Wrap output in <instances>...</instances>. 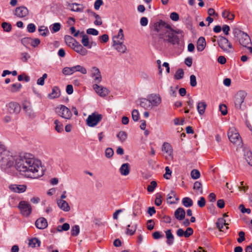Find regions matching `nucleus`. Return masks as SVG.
I'll use <instances>...</instances> for the list:
<instances>
[{
    "label": "nucleus",
    "instance_id": "423d86ee",
    "mask_svg": "<svg viewBox=\"0 0 252 252\" xmlns=\"http://www.w3.org/2000/svg\"><path fill=\"white\" fill-rule=\"evenodd\" d=\"M102 117L101 114L93 113L91 115H89L87 119V124L90 127H94L101 121Z\"/></svg>",
    "mask_w": 252,
    "mask_h": 252
},
{
    "label": "nucleus",
    "instance_id": "49530a36",
    "mask_svg": "<svg viewBox=\"0 0 252 252\" xmlns=\"http://www.w3.org/2000/svg\"><path fill=\"white\" fill-rule=\"evenodd\" d=\"M54 124L56 125L55 129L58 132L61 133L63 131V125L59 120H55Z\"/></svg>",
    "mask_w": 252,
    "mask_h": 252
},
{
    "label": "nucleus",
    "instance_id": "0e129e2a",
    "mask_svg": "<svg viewBox=\"0 0 252 252\" xmlns=\"http://www.w3.org/2000/svg\"><path fill=\"white\" fill-rule=\"evenodd\" d=\"M36 27L34 24L30 23L27 26V31L29 32L33 33L35 31Z\"/></svg>",
    "mask_w": 252,
    "mask_h": 252
},
{
    "label": "nucleus",
    "instance_id": "6ab92c4d",
    "mask_svg": "<svg viewBox=\"0 0 252 252\" xmlns=\"http://www.w3.org/2000/svg\"><path fill=\"white\" fill-rule=\"evenodd\" d=\"M73 49L77 53L82 56H85L88 54L87 50L84 48L79 42H76V44L73 47Z\"/></svg>",
    "mask_w": 252,
    "mask_h": 252
},
{
    "label": "nucleus",
    "instance_id": "ddd939ff",
    "mask_svg": "<svg viewBox=\"0 0 252 252\" xmlns=\"http://www.w3.org/2000/svg\"><path fill=\"white\" fill-rule=\"evenodd\" d=\"M28 9L24 6L16 7L15 11V15L19 18H23L29 14Z\"/></svg>",
    "mask_w": 252,
    "mask_h": 252
},
{
    "label": "nucleus",
    "instance_id": "4be33fe9",
    "mask_svg": "<svg viewBox=\"0 0 252 252\" xmlns=\"http://www.w3.org/2000/svg\"><path fill=\"white\" fill-rule=\"evenodd\" d=\"M179 200V198L176 196L175 192L173 190H171L170 192L168 194L167 197V203L172 204H175Z\"/></svg>",
    "mask_w": 252,
    "mask_h": 252
},
{
    "label": "nucleus",
    "instance_id": "412c9836",
    "mask_svg": "<svg viewBox=\"0 0 252 252\" xmlns=\"http://www.w3.org/2000/svg\"><path fill=\"white\" fill-rule=\"evenodd\" d=\"M162 151L167 153L170 158L173 159V149L170 144L164 142L162 145Z\"/></svg>",
    "mask_w": 252,
    "mask_h": 252
},
{
    "label": "nucleus",
    "instance_id": "f8f14e48",
    "mask_svg": "<svg viewBox=\"0 0 252 252\" xmlns=\"http://www.w3.org/2000/svg\"><path fill=\"white\" fill-rule=\"evenodd\" d=\"M91 76L94 77V81L95 83H99L102 81V77L99 69L96 67H93L91 69Z\"/></svg>",
    "mask_w": 252,
    "mask_h": 252
},
{
    "label": "nucleus",
    "instance_id": "f704fd0d",
    "mask_svg": "<svg viewBox=\"0 0 252 252\" xmlns=\"http://www.w3.org/2000/svg\"><path fill=\"white\" fill-rule=\"evenodd\" d=\"M80 5V4L77 3H73L71 4H69L68 6L69 7H70V10L72 11L75 12H81L83 11L84 7H79L75 6H77Z\"/></svg>",
    "mask_w": 252,
    "mask_h": 252
},
{
    "label": "nucleus",
    "instance_id": "338daca9",
    "mask_svg": "<svg viewBox=\"0 0 252 252\" xmlns=\"http://www.w3.org/2000/svg\"><path fill=\"white\" fill-rule=\"evenodd\" d=\"M161 194L158 193L156 196V198L155 199V204L158 206H159L161 203H162V200H161Z\"/></svg>",
    "mask_w": 252,
    "mask_h": 252
},
{
    "label": "nucleus",
    "instance_id": "5fc2aeb1",
    "mask_svg": "<svg viewBox=\"0 0 252 252\" xmlns=\"http://www.w3.org/2000/svg\"><path fill=\"white\" fill-rule=\"evenodd\" d=\"M244 33L238 28H235L233 31V34L235 37L239 38Z\"/></svg>",
    "mask_w": 252,
    "mask_h": 252
},
{
    "label": "nucleus",
    "instance_id": "2eb2a0df",
    "mask_svg": "<svg viewBox=\"0 0 252 252\" xmlns=\"http://www.w3.org/2000/svg\"><path fill=\"white\" fill-rule=\"evenodd\" d=\"M169 27L170 25L162 20H160L154 25V29L157 32H158L161 30L162 31L163 28L166 29Z\"/></svg>",
    "mask_w": 252,
    "mask_h": 252
},
{
    "label": "nucleus",
    "instance_id": "7c9ffc66",
    "mask_svg": "<svg viewBox=\"0 0 252 252\" xmlns=\"http://www.w3.org/2000/svg\"><path fill=\"white\" fill-rule=\"evenodd\" d=\"M206 106L207 104L204 101H201L198 103L197 109L200 115H202L204 113Z\"/></svg>",
    "mask_w": 252,
    "mask_h": 252
},
{
    "label": "nucleus",
    "instance_id": "39448f33",
    "mask_svg": "<svg viewBox=\"0 0 252 252\" xmlns=\"http://www.w3.org/2000/svg\"><path fill=\"white\" fill-rule=\"evenodd\" d=\"M247 94L245 91H238L235 96V106L236 109L242 110L243 107L245 106L244 100L247 96Z\"/></svg>",
    "mask_w": 252,
    "mask_h": 252
},
{
    "label": "nucleus",
    "instance_id": "37998d69",
    "mask_svg": "<svg viewBox=\"0 0 252 252\" xmlns=\"http://www.w3.org/2000/svg\"><path fill=\"white\" fill-rule=\"evenodd\" d=\"M74 69L75 72H79L83 74H86L87 73L86 69L80 65H77L74 66Z\"/></svg>",
    "mask_w": 252,
    "mask_h": 252
},
{
    "label": "nucleus",
    "instance_id": "0eeeda50",
    "mask_svg": "<svg viewBox=\"0 0 252 252\" xmlns=\"http://www.w3.org/2000/svg\"><path fill=\"white\" fill-rule=\"evenodd\" d=\"M18 208L21 211V213L24 216L28 217L32 213V206L27 201H21L19 203Z\"/></svg>",
    "mask_w": 252,
    "mask_h": 252
},
{
    "label": "nucleus",
    "instance_id": "bf43d9fd",
    "mask_svg": "<svg viewBox=\"0 0 252 252\" xmlns=\"http://www.w3.org/2000/svg\"><path fill=\"white\" fill-rule=\"evenodd\" d=\"M165 170V173L164 174L163 177L166 179H169L171 176L172 171L168 166H166Z\"/></svg>",
    "mask_w": 252,
    "mask_h": 252
},
{
    "label": "nucleus",
    "instance_id": "4d7b16f0",
    "mask_svg": "<svg viewBox=\"0 0 252 252\" xmlns=\"http://www.w3.org/2000/svg\"><path fill=\"white\" fill-rule=\"evenodd\" d=\"M193 189L197 190H199L200 191V193H202V192H203L202 189V184L200 182H199L198 181H196L194 183Z\"/></svg>",
    "mask_w": 252,
    "mask_h": 252
},
{
    "label": "nucleus",
    "instance_id": "dca6fc26",
    "mask_svg": "<svg viewBox=\"0 0 252 252\" xmlns=\"http://www.w3.org/2000/svg\"><path fill=\"white\" fill-rule=\"evenodd\" d=\"M239 43L243 47H247V45L251 44V40L248 34L244 32L240 37L238 38Z\"/></svg>",
    "mask_w": 252,
    "mask_h": 252
},
{
    "label": "nucleus",
    "instance_id": "5701e85b",
    "mask_svg": "<svg viewBox=\"0 0 252 252\" xmlns=\"http://www.w3.org/2000/svg\"><path fill=\"white\" fill-rule=\"evenodd\" d=\"M57 204L61 209L65 212H68L70 209L68 203L65 200L58 199L57 200Z\"/></svg>",
    "mask_w": 252,
    "mask_h": 252
},
{
    "label": "nucleus",
    "instance_id": "864d4df0",
    "mask_svg": "<svg viewBox=\"0 0 252 252\" xmlns=\"http://www.w3.org/2000/svg\"><path fill=\"white\" fill-rule=\"evenodd\" d=\"M191 177L193 179H198L200 176L199 171L196 169H193L190 173Z\"/></svg>",
    "mask_w": 252,
    "mask_h": 252
},
{
    "label": "nucleus",
    "instance_id": "f257e3e1",
    "mask_svg": "<svg viewBox=\"0 0 252 252\" xmlns=\"http://www.w3.org/2000/svg\"><path fill=\"white\" fill-rule=\"evenodd\" d=\"M32 156L29 154L23 157L13 156L0 141V165L1 169L5 171L15 167L20 172L32 173L34 178L42 176L43 170L41 162L31 157Z\"/></svg>",
    "mask_w": 252,
    "mask_h": 252
},
{
    "label": "nucleus",
    "instance_id": "a211bd4d",
    "mask_svg": "<svg viewBox=\"0 0 252 252\" xmlns=\"http://www.w3.org/2000/svg\"><path fill=\"white\" fill-rule=\"evenodd\" d=\"M35 225L38 229H43L47 227L48 223L44 218H40L36 220Z\"/></svg>",
    "mask_w": 252,
    "mask_h": 252
},
{
    "label": "nucleus",
    "instance_id": "cd10ccee",
    "mask_svg": "<svg viewBox=\"0 0 252 252\" xmlns=\"http://www.w3.org/2000/svg\"><path fill=\"white\" fill-rule=\"evenodd\" d=\"M64 41L68 46L72 48L74 47L76 42H77L72 37L68 35L64 36Z\"/></svg>",
    "mask_w": 252,
    "mask_h": 252
},
{
    "label": "nucleus",
    "instance_id": "7ed1b4c3",
    "mask_svg": "<svg viewBox=\"0 0 252 252\" xmlns=\"http://www.w3.org/2000/svg\"><path fill=\"white\" fill-rule=\"evenodd\" d=\"M219 46L226 53L234 52V49L232 43L225 37L219 36L217 40Z\"/></svg>",
    "mask_w": 252,
    "mask_h": 252
},
{
    "label": "nucleus",
    "instance_id": "ea45409f",
    "mask_svg": "<svg viewBox=\"0 0 252 252\" xmlns=\"http://www.w3.org/2000/svg\"><path fill=\"white\" fill-rule=\"evenodd\" d=\"M115 38H116L115 40L116 41H124V36L123 33V30L122 29H120L119 32L117 35L114 36L113 37V43H114V39H115Z\"/></svg>",
    "mask_w": 252,
    "mask_h": 252
},
{
    "label": "nucleus",
    "instance_id": "603ef678",
    "mask_svg": "<svg viewBox=\"0 0 252 252\" xmlns=\"http://www.w3.org/2000/svg\"><path fill=\"white\" fill-rule=\"evenodd\" d=\"M21 60L24 63H26L28 59L31 58L30 55L27 52H23L21 53Z\"/></svg>",
    "mask_w": 252,
    "mask_h": 252
},
{
    "label": "nucleus",
    "instance_id": "de8ad7c7",
    "mask_svg": "<svg viewBox=\"0 0 252 252\" xmlns=\"http://www.w3.org/2000/svg\"><path fill=\"white\" fill-rule=\"evenodd\" d=\"M184 72L183 69H178L174 75V78L177 80H180L184 77Z\"/></svg>",
    "mask_w": 252,
    "mask_h": 252
},
{
    "label": "nucleus",
    "instance_id": "9d476101",
    "mask_svg": "<svg viewBox=\"0 0 252 252\" xmlns=\"http://www.w3.org/2000/svg\"><path fill=\"white\" fill-rule=\"evenodd\" d=\"M95 83L93 85V89L95 92L101 97H105L108 94L109 92L108 90L101 86H99Z\"/></svg>",
    "mask_w": 252,
    "mask_h": 252
},
{
    "label": "nucleus",
    "instance_id": "3c124183",
    "mask_svg": "<svg viewBox=\"0 0 252 252\" xmlns=\"http://www.w3.org/2000/svg\"><path fill=\"white\" fill-rule=\"evenodd\" d=\"M157 186V183L156 181H153L151 182L150 185L147 187V190L150 192L154 191L155 189Z\"/></svg>",
    "mask_w": 252,
    "mask_h": 252
},
{
    "label": "nucleus",
    "instance_id": "72a5a7b5",
    "mask_svg": "<svg viewBox=\"0 0 252 252\" xmlns=\"http://www.w3.org/2000/svg\"><path fill=\"white\" fill-rule=\"evenodd\" d=\"M228 223L226 222V220L222 218H219L217 222L216 226L219 229L220 231H222V228L223 227V225H227Z\"/></svg>",
    "mask_w": 252,
    "mask_h": 252
},
{
    "label": "nucleus",
    "instance_id": "c03bdc74",
    "mask_svg": "<svg viewBox=\"0 0 252 252\" xmlns=\"http://www.w3.org/2000/svg\"><path fill=\"white\" fill-rule=\"evenodd\" d=\"M38 31L40 33V34L43 36H46L49 33V30L47 28L44 26H40Z\"/></svg>",
    "mask_w": 252,
    "mask_h": 252
},
{
    "label": "nucleus",
    "instance_id": "bb28decb",
    "mask_svg": "<svg viewBox=\"0 0 252 252\" xmlns=\"http://www.w3.org/2000/svg\"><path fill=\"white\" fill-rule=\"evenodd\" d=\"M130 167L128 163H124L120 168V172L122 175L126 176L129 173Z\"/></svg>",
    "mask_w": 252,
    "mask_h": 252
},
{
    "label": "nucleus",
    "instance_id": "473e14b6",
    "mask_svg": "<svg viewBox=\"0 0 252 252\" xmlns=\"http://www.w3.org/2000/svg\"><path fill=\"white\" fill-rule=\"evenodd\" d=\"M244 156L248 163L252 166V152L249 150H245Z\"/></svg>",
    "mask_w": 252,
    "mask_h": 252
},
{
    "label": "nucleus",
    "instance_id": "6e6d98bb",
    "mask_svg": "<svg viewBox=\"0 0 252 252\" xmlns=\"http://www.w3.org/2000/svg\"><path fill=\"white\" fill-rule=\"evenodd\" d=\"M1 27L3 29L4 31L6 32H9L12 29L11 25L7 22H3L1 24Z\"/></svg>",
    "mask_w": 252,
    "mask_h": 252
},
{
    "label": "nucleus",
    "instance_id": "20e7f679",
    "mask_svg": "<svg viewBox=\"0 0 252 252\" xmlns=\"http://www.w3.org/2000/svg\"><path fill=\"white\" fill-rule=\"evenodd\" d=\"M227 135L231 143L238 146H242V140L235 128H230L227 132Z\"/></svg>",
    "mask_w": 252,
    "mask_h": 252
},
{
    "label": "nucleus",
    "instance_id": "c756f323",
    "mask_svg": "<svg viewBox=\"0 0 252 252\" xmlns=\"http://www.w3.org/2000/svg\"><path fill=\"white\" fill-rule=\"evenodd\" d=\"M81 42L84 46L86 47L89 49L91 48L93 46V42H89V37L86 34H83L82 35Z\"/></svg>",
    "mask_w": 252,
    "mask_h": 252
},
{
    "label": "nucleus",
    "instance_id": "09e8293b",
    "mask_svg": "<svg viewBox=\"0 0 252 252\" xmlns=\"http://www.w3.org/2000/svg\"><path fill=\"white\" fill-rule=\"evenodd\" d=\"M61 29V24L59 23H56L52 25L51 28V32L53 33L57 32L60 31Z\"/></svg>",
    "mask_w": 252,
    "mask_h": 252
},
{
    "label": "nucleus",
    "instance_id": "052dcab7",
    "mask_svg": "<svg viewBox=\"0 0 252 252\" xmlns=\"http://www.w3.org/2000/svg\"><path fill=\"white\" fill-rule=\"evenodd\" d=\"M114 154V151L111 148H107L105 150V155L107 158H111Z\"/></svg>",
    "mask_w": 252,
    "mask_h": 252
},
{
    "label": "nucleus",
    "instance_id": "1a4fd4ad",
    "mask_svg": "<svg viewBox=\"0 0 252 252\" xmlns=\"http://www.w3.org/2000/svg\"><path fill=\"white\" fill-rule=\"evenodd\" d=\"M152 107L158 106L161 102V98L159 94H152L148 95Z\"/></svg>",
    "mask_w": 252,
    "mask_h": 252
},
{
    "label": "nucleus",
    "instance_id": "b1692460",
    "mask_svg": "<svg viewBox=\"0 0 252 252\" xmlns=\"http://www.w3.org/2000/svg\"><path fill=\"white\" fill-rule=\"evenodd\" d=\"M61 95V91L59 88L54 86L52 90V93L48 94V97L51 99H54L59 97Z\"/></svg>",
    "mask_w": 252,
    "mask_h": 252
},
{
    "label": "nucleus",
    "instance_id": "a19ab883",
    "mask_svg": "<svg viewBox=\"0 0 252 252\" xmlns=\"http://www.w3.org/2000/svg\"><path fill=\"white\" fill-rule=\"evenodd\" d=\"M22 88V85L20 83L13 84L11 86L10 91L12 93L19 92Z\"/></svg>",
    "mask_w": 252,
    "mask_h": 252
},
{
    "label": "nucleus",
    "instance_id": "c85d7f7f",
    "mask_svg": "<svg viewBox=\"0 0 252 252\" xmlns=\"http://www.w3.org/2000/svg\"><path fill=\"white\" fill-rule=\"evenodd\" d=\"M166 237L167 238L166 243L168 245H171L174 242V236L170 229H168L165 232Z\"/></svg>",
    "mask_w": 252,
    "mask_h": 252
},
{
    "label": "nucleus",
    "instance_id": "774afa93",
    "mask_svg": "<svg viewBox=\"0 0 252 252\" xmlns=\"http://www.w3.org/2000/svg\"><path fill=\"white\" fill-rule=\"evenodd\" d=\"M170 18L174 21H177L179 19V16L177 12H173L170 14Z\"/></svg>",
    "mask_w": 252,
    "mask_h": 252
},
{
    "label": "nucleus",
    "instance_id": "79ce46f5",
    "mask_svg": "<svg viewBox=\"0 0 252 252\" xmlns=\"http://www.w3.org/2000/svg\"><path fill=\"white\" fill-rule=\"evenodd\" d=\"M80 232V227L78 225L73 226L71 230V235L72 236H77L79 235Z\"/></svg>",
    "mask_w": 252,
    "mask_h": 252
},
{
    "label": "nucleus",
    "instance_id": "a18cd8bd",
    "mask_svg": "<svg viewBox=\"0 0 252 252\" xmlns=\"http://www.w3.org/2000/svg\"><path fill=\"white\" fill-rule=\"evenodd\" d=\"M222 16L224 18H227L228 20L231 21H232L234 18V15L232 14H230L229 11L226 10L222 12Z\"/></svg>",
    "mask_w": 252,
    "mask_h": 252
},
{
    "label": "nucleus",
    "instance_id": "393cba45",
    "mask_svg": "<svg viewBox=\"0 0 252 252\" xmlns=\"http://www.w3.org/2000/svg\"><path fill=\"white\" fill-rule=\"evenodd\" d=\"M139 105L145 109H151L152 108V104L150 103L148 97L147 98H141Z\"/></svg>",
    "mask_w": 252,
    "mask_h": 252
},
{
    "label": "nucleus",
    "instance_id": "58836bf2",
    "mask_svg": "<svg viewBox=\"0 0 252 252\" xmlns=\"http://www.w3.org/2000/svg\"><path fill=\"white\" fill-rule=\"evenodd\" d=\"M117 137L121 142H124L126 139L127 134L126 132L124 131H121L117 134Z\"/></svg>",
    "mask_w": 252,
    "mask_h": 252
},
{
    "label": "nucleus",
    "instance_id": "a878e982",
    "mask_svg": "<svg viewBox=\"0 0 252 252\" xmlns=\"http://www.w3.org/2000/svg\"><path fill=\"white\" fill-rule=\"evenodd\" d=\"M206 46V41L203 37H200L197 42V50L198 51H202Z\"/></svg>",
    "mask_w": 252,
    "mask_h": 252
},
{
    "label": "nucleus",
    "instance_id": "e2e57ef3",
    "mask_svg": "<svg viewBox=\"0 0 252 252\" xmlns=\"http://www.w3.org/2000/svg\"><path fill=\"white\" fill-rule=\"evenodd\" d=\"M190 85L192 87H195L197 85L196 78L194 75L190 76Z\"/></svg>",
    "mask_w": 252,
    "mask_h": 252
},
{
    "label": "nucleus",
    "instance_id": "4468645a",
    "mask_svg": "<svg viewBox=\"0 0 252 252\" xmlns=\"http://www.w3.org/2000/svg\"><path fill=\"white\" fill-rule=\"evenodd\" d=\"M116 38L114 39V43H113V46L115 49L120 53H125L126 50V47L123 44V41H116Z\"/></svg>",
    "mask_w": 252,
    "mask_h": 252
},
{
    "label": "nucleus",
    "instance_id": "8fccbe9b",
    "mask_svg": "<svg viewBox=\"0 0 252 252\" xmlns=\"http://www.w3.org/2000/svg\"><path fill=\"white\" fill-rule=\"evenodd\" d=\"M93 16L96 19L94 22V25L96 26H100L102 24V22L100 16L96 13H93Z\"/></svg>",
    "mask_w": 252,
    "mask_h": 252
},
{
    "label": "nucleus",
    "instance_id": "9b49d317",
    "mask_svg": "<svg viewBox=\"0 0 252 252\" xmlns=\"http://www.w3.org/2000/svg\"><path fill=\"white\" fill-rule=\"evenodd\" d=\"M6 106L8 112L10 114H18L21 110V106L16 102H11Z\"/></svg>",
    "mask_w": 252,
    "mask_h": 252
},
{
    "label": "nucleus",
    "instance_id": "13d9d810",
    "mask_svg": "<svg viewBox=\"0 0 252 252\" xmlns=\"http://www.w3.org/2000/svg\"><path fill=\"white\" fill-rule=\"evenodd\" d=\"M21 43L25 46L27 47L28 45L31 44V37H24L21 40Z\"/></svg>",
    "mask_w": 252,
    "mask_h": 252
},
{
    "label": "nucleus",
    "instance_id": "e433bc0d",
    "mask_svg": "<svg viewBox=\"0 0 252 252\" xmlns=\"http://www.w3.org/2000/svg\"><path fill=\"white\" fill-rule=\"evenodd\" d=\"M182 203L184 206L186 207H190L192 206L193 201L189 197H186L183 198Z\"/></svg>",
    "mask_w": 252,
    "mask_h": 252
},
{
    "label": "nucleus",
    "instance_id": "2f4dec72",
    "mask_svg": "<svg viewBox=\"0 0 252 252\" xmlns=\"http://www.w3.org/2000/svg\"><path fill=\"white\" fill-rule=\"evenodd\" d=\"M137 227V224H135L133 225L128 224L127 226L126 234L127 235H133L135 233Z\"/></svg>",
    "mask_w": 252,
    "mask_h": 252
},
{
    "label": "nucleus",
    "instance_id": "c9c22d12",
    "mask_svg": "<svg viewBox=\"0 0 252 252\" xmlns=\"http://www.w3.org/2000/svg\"><path fill=\"white\" fill-rule=\"evenodd\" d=\"M41 242L39 239L37 238H33L29 240V245L32 248L36 247V244L37 245V247H40Z\"/></svg>",
    "mask_w": 252,
    "mask_h": 252
},
{
    "label": "nucleus",
    "instance_id": "4c0bfd02",
    "mask_svg": "<svg viewBox=\"0 0 252 252\" xmlns=\"http://www.w3.org/2000/svg\"><path fill=\"white\" fill-rule=\"evenodd\" d=\"M75 72L74 67H65L62 70V73L65 75H70Z\"/></svg>",
    "mask_w": 252,
    "mask_h": 252
},
{
    "label": "nucleus",
    "instance_id": "f03ea898",
    "mask_svg": "<svg viewBox=\"0 0 252 252\" xmlns=\"http://www.w3.org/2000/svg\"><path fill=\"white\" fill-rule=\"evenodd\" d=\"M174 32V30L170 25L169 28L163 29L161 32L160 33L158 39L156 37L153 36V41L157 45L161 44L162 41L169 43L173 45H179L180 43L179 37L177 35H175Z\"/></svg>",
    "mask_w": 252,
    "mask_h": 252
},
{
    "label": "nucleus",
    "instance_id": "69168bd1",
    "mask_svg": "<svg viewBox=\"0 0 252 252\" xmlns=\"http://www.w3.org/2000/svg\"><path fill=\"white\" fill-rule=\"evenodd\" d=\"M40 43V40L38 38H32L31 45L33 47H36Z\"/></svg>",
    "mask_w": 252,
    "mask_h": 252
},
{
    "label": "nucleus",
    "instance_id": "680f3d73",
    "mask_svg": "<svg viewBox=\"0 0 252 252\" xmlns=\"http://www.w3.org/2000/svg\"><path fill=\"white\" fill-rule=\"evenodd\" d=\"M132 118L134 121H137L139 120V112L136 109H134L132 111Z\"/></svg>",
    "mask_w": 252,
    "mask_h": 252
},
{
    "label": "nucleus",
    "instance_id": "f3484780",
    "mask_svg": "<svg viewBox=\"0 0 252 252\" xmlns=\"http://www.w3.org/2000/svg\"><path fill=\"white\" fill-rule=\"evenodd\" d=\"M9 189L15 192L22 193L26 191L27 187L25 185H11L9 186Z\"/></svg>",
    "mask_w": 252,
    "mask_h": 252
},
{
    "label": "nucleus",
    "instance_id": "6e6552de",
    "mask_svg": "<svg viewBox=\"0 0 252 252\" xmlns=\"http://www.w3.org/2000/svg\"><path fill=\"white\" fill-rule=\"evenodd\" d=\"M58 115L65 119H70L72 116V113L67 107L61 105L60 108H56Z\"/></svg>",
    "mask_w": 252,
    "mask_h": 252
},
{
    "label": "nucleus",
    "instance_id": "aec40b11",
    "mask_svg": "<svg viewBox=\"0 0 252 252\" xmlns=\"http://www.w3.org/2000/svg\"><path fill=\"white\" fill-rule=\"evenodd\" d=\"M186 216V212L185 210L182 208H178L174 212V216L175 218L179 220H183Z\"/></svg>",
    "mask_w": 252,
    "mask_h": 252
}]
</instances>
